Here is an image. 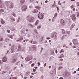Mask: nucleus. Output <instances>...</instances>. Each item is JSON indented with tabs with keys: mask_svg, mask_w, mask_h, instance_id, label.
<instances>
[{
	"mask_svg": "<svg viewBox=\"0 0 79 79\" xmlns=\"http://www.w3.org/2000/svg\"><path fill=\"white\" fill-rule=\"evenodd\" d=\"M27 19L29 21V22H34V18L33 17L31 16L30 15L28 16L27 17Z\"/></svg>",
	"mask_w": 79,
	"mask_h": 79,
	"instance_id": "obj_1",
	"label": "nucleus"
},
{
	"mask_svg": "<svg viewBox=\"0 0 79 79\" xmlns=\"http://www.w3.org/2000/svg\"><path fill=\"white\" fill-rule=\"evenodd\" d=\"M6 3L7 4H9L7 5V8H13V5L12 3L11 2L10 3V1L6 2Z\"/></svg>",
	"mask_w": 79,
	"mask_h": 79,
	"instance_id": "obj_2",
	"label": "nucleus"
},
{
	"mask_svg": "<svg viewBox=\"0 0 79 79\" xmlns=\"http://www.w3.org/2000/svg\"><path fill=\"white\" fill-rule=\"evenodd\" d=\"M45 14L44 13H42L41 14H40V12H39V14L38 15V18L39 19H42L44 18V16Z\"/></svg>",
	"mask_w": 79,
	"mask_h": 79,
	"instance_id": "obj_3",
	"label": "nucleus"
},
{
	"mask_svg": "<svg viewBox=\"0 0 79 79\" xmlns=\"http://www.w3.org/2000/svg\"><path fill=\"white\" fill-rule=\"evenodd\" d=\"M73 42L74 45H78L79 44V42H78V40H77V39H73Z\"/></svg>",
	"mask_w": 79,
	"mask_h": 79,
	"instance_id": "obj_4",
	"label": "nucleus"
},
{
	"mask_svg": "<svg viewBox=\"0 0 79 79\" xmlns=\"http://www.w3.org/2000/svg\"><path fill=\"white\" fill-rule=\"evenodd\" d=\"M62 34H68L69 35L70 34V31H65L64 29H62Z\"/></svg>",
	"mask_w": 79,
	"mask_h": 79,
	"instance_id": "obj_5",
	"label": "nucleus"
},
{
	"mask_svg": "<svg viewBox=\"0 0 79 79\" xmlns=\"http://www.w3.org/2000/svg\"><path fill=\"white\" fill-rule=\"evenodd\" d=\"M22 11H26L27 10V6L25 5H24L21 8Z\"/></svg>",
	"mask_w": 79,
	"mask_h": 79,
	"instance_id": "obj_6",
	"label": "nucleus"
},
{
	"mask_svg": "<svg viewBox=\"0 0 79 79\" xmlns=\"http://www.w3.org/2000/svg\"><path fill=\"white\" fill-rule=\"evenodd\" d=\"M8 60V58L6 56H5L3 57V58L2 59V61L3 62H6Z\"/></svg>",
	"mask_w": 79,
	"mask_h": 79,
	"instance_id": "obj_7",
	"label": "nucleus"
},
{
	"mask_svg": "<svg viewBox=\"0 0 79 79\" xmlns=\"http://www.w3.org/2000/svg\"><path fill=\"white\" fill-rule=\"evenodd\" d=\"M72 19L73 21H75L76 20V16L74 14H73L71 16Z\"/></svg>",
	"mask_w": 79,
	"mask_h": 79,
	"instance_id": "obj_8",
	"label": "nucleus"
},
{
	"mask_svg": "<svg viewBox=\"0 0 79 79\" xmlns=\"http://www.w3.org/2000/svg\"><path fill=\"white\" fill-rule=\"evenodd\" d=\"M25 2V0H20V5H23Z\"/></svg>",
	"mask_w": 79,
	"mask_h": 79,
	"instance_id": "obj_9",
	"label": "nucleus"
},
{
	"mask_svg": "<svg viewBox=\"0 0 79 79\" xmlns=\"http://www.w3.org/2000/svg\"><path fill=\"white\" fill-rule=\"evenodd\" d=\"M12 48L11 51V52L14 53V52H15V49L14 48V46H12Z\"/></svg>",
	"mask_w": 79,
	"mask_h": 79,
	"instance_id": "obj_10",
	"label": "nucleus"
},
{
	"mask_svg": "<svg viewBox=\"0 0 79 79\" xmlns=\"http://www.w3.org/2000/svg\"><path fill=\"white\" fill-rule=\"evenodd\" d=\"M5 42H7V43H8L10 42V40L9 39H8V38H6L4 40Z\"/></svg>",
	"mask_w": 79,
	"mask_h": 79,
	"instance_id": "obj_11",
	"label": "nucleus"
},
{
	"mask_svg": "<svg viewBox=\"0 0 79 79\" xmlns=\"http://www.w3.org/2000/svg\"><path fill=\"white\" fill-rule=\"evenodd\" d=\"M21 50V45L19 44L17 49V52H19Z\"/></svg>",
	"mask_w": 79,
	"mask_h": 79,
	"instance_id": "obj_12",
	"label": "nucleus"
},
{
	"mask_svg": "<svg viewBox=\"0 0 79 79\" xmlns=\"http://www.w3.org/2000/svg\"><path fill=\"white\" fill-rule=\"evenodd\" d=\"M28 27H35V26L32 25L31 23H29L28 25Z\"/></svg>",
	"mask_w": 79,
	"mask_h": 79,
	"instance_id": "obj_13",
	"label": "nucleus"
},
{
	"mask_svg": "<svg viewBox=\"0 0 79 79\" xmlns=\"http://www.w3.org/2000/svg\"><path fill=\"white\" fill-rule=\"evenodd\" d=\"M52 34L53 35L52 36V38H53L54 37L56 38V32L53 33Z\"/></svg>",
	"mask_w": 79,
	"mask_h": 79,
	"instance_id": "obj_14",
	"label": "nucleus"
},
{
	"mask_svg": "<svg viewBox=\"0 0 79 79\" xmlns=\"http://www.w3.org/2000/svg\"><path fill=\"white\" fill-rule=\"evenodd\" d=\"M1 22L2 24H4L5 23V22L4 21V20L2 19H1Z\"/></svg>",
	"mask_w": 79,
	"mask_h": 79,
	"instance_id": "obj_15",
	"label": "nucleus"
},
{
	"mask_svg": "<svg viewBox=\"0 0 79 79\" xmlns=\"http://www.w3.org/2000/svg\"><path fill=\"white\" fill-rule=\"evenodd\" d=\"M39 11V10L37 9H35L33 11V13H38Z\"/></svg>",
	"mask_w": 79,
	"mask_h": 79,
	"instance_id": "obj_16",
	"label": "nucleus"
},
{
	"mask_svg": "<svg viewBox=\"0 0 79 79\" xmlns=\"http://www.w3.org/2000/svg\"><path fill=\"white\" fill-rule=\"evenodd\" d=\"M31 59H30L28 57H27L25 59V60L26 61H30Z\"/></svg>",
	"mask_w": 79,
	"mask_h": 79,
	"instance_id": "obj_17",
	"label": "nucleus"
},
{
	"mask_svg": "<svg viewBox=\"0 0 79 79\" xmlns=\"http://www.w3.org/2000/svg\"><path fill=\"white\" fill-rule=\"evenodd\" d=\"M64 21L62 19L60 21V23L61 24H62V25H63V24H64Z\"/></svg>",
	"mask_w": 79,
	"mask_h": 79,
	"instance_id": "obj_18",
	"label": "nucleus"
},
{
	"mask_svg": "<svg viewBox=\"0 0 79 79\" xmlns=\"http://www.w3.org/2000/svg\"><path fill=\"white\" fill-rule=\"evenodd\" d=\"M39 23V20H37L35 23V26H37V24H38V23Z\"/></svg>",
	"mask_w": 79,
	"mask_h": 79,
	"instance_id": "obj_19",
	"label": "nucleus"
},
{
	"mask_svg": "<svg viewBox=\"0 0 79 79\" xmlns=\"http://www.w3.org/2000/svg\"><path fill=\"white\" fill-rule=\"evenodd\" d=\"M2 1L0 0V8H1L3 7V6L2 5Z\"/></svg>",
	"mask_w": 79,
	"mask_h": 79,
	"instance_id": "obj_20",
	"label": "nucleus"
},
{
	"mask_svg": "<svg viewBox=\"0 0 79 79\" xmlns=\"http://www.w3.org/2000/svg\"><path fill=\"white\" fill-rule=\"evenodd\" d=\"M10 19H11V20H12V21H15V19L13 17H11V18H10Z\"/></svg>",
	"mask_w": 79,
	"mask_h": 79,
	"instance_id": "obj_21",
	"label": "nucleus"
},
{
	"mask_svg": "<svg viewBox=\"0 0 79 79\" xmlns=\"http://www.w3.org/2000/svg\"><path fill=\"white\" fill-rule=\"evenodd\" d=\"M11 31H16V29H15V28H12L11 29Z\"/></svg>",
	"mask_w": 79,
	"mask_h": 79,
	"instance_id": "obj_22",
	"label": "nucleus"
},
{
	"mask_svg": "<svg viewBox=\"0 0 79 79\" xmlns=\"http://www.w3.org/2000/svg\"><path fill=\"white\" fill-rule=\"evenodd\" d=\"M57 15H58L57 13H55L54 15V18H56L57 17Z\"/></svg>",
	"mask_w": 79,
	"mask_h": 79,
	"instance_id": "obj_23",
	"label": "nucleus"
},
{
	"mask_svg": "<svg viewBox=\"0 0 79 79\" xmlns=\"http://www.w3.org/2000/svg\"><path fill=\"white\" fill-rule=\"evenodd\" d=\"M4 11V10L2 9H0V13H3Z\"/></svg>",
	"mask_w": 79,
	"mask_h": 79,
	"instance_id": "obj_24",
	"label": "nucleus"
},
{
	"mask_svg": "<svg viewBox=\"0 0 79 79\" xmlns=\"http://www.w3.org/2000/svg\"><path fill=\"white\" fill-rule=\"evenodd\" d=\"M36 8L38 10H40V7H39V6H37Z\"/></svg>",
	"mask_w": 79,
	"mask_h": 79,
	"instance_id": "obj_25",
	"label": "nucleus"
},
{
	"mask_svg": "<svg viewBox=\"0 0 79 79\" xmlns=\"http://www.w3.org/2000/svg\"><path fill=\"white\" fill-rule=\"evenodd\" d=\"M3 39V38L2 36H0V41H2Z\"/></svg>",
	"mask_w": 79,
	"mask_h": 79,
	"instance_id": "obj_26",
	"label": "nucleus"
},
{
	"mask_svg": "<svg viewBox=\"0 0 79 79\" xmlns=\"http://www.w3.org/2000/svg\"><path fill=\"white\" fill-rule=\"evenodd\" d=\"M20 32L22 34H23L24 33V30H21Z\"/></svg>",
	"mask_w": 79,
	"mask_h": 79,
	"instance_id": "obj_27",
	"label": "nucleus"
},
{
	"mask_svg": "<svg viewBox=\"0 0 79 79\" xmlns=\"http://www.w3.org/2000/svg\"><path fill=\"white\" fill-rule=\"evenodd\" d=\"M12 16H13L15 17H16V14H15V13H12Z\"/></svg>",
	"mask_w": 79,
	"mask_h": 79,
	"instance_id": "obj_28",
	"label": "nucleus"
},
{
	"mask_svg": "<svg viewBox=\"0 0 79 79\" xmlns=\"http://www.w3.org/2000/svg\"><path fill=\"white\" fill-rule=\"evenodd\" d=\"M34 32H35L36 33V34L38 33V32H37V30L36 29H35L34 30Z\"/></svg>",
	"mask_w": 79,
	"mask_h": 79,
	"instance_id": "obj_29",
	"label": "nucleus"
},
{
	"mask_svg": "<svg viewBox=\"0 0 79 79\" xmlns=\"http://www.w3.org/2000/svg\"><path fill=\"white\" fill-rule=\"evenodd\" d=\"M13 36L12 35H10V37L11 39H13Z\"/></svg>",
	"mask_w": 79,
	"mask_h": 79,
	"instance_id": "obj_30",
	"label": "nucleus"
},
{
	"mask_svg": "<svg viewBox=\"0 0 79 79\" xmlns=\"http://www.w3.org/2000/svg\"><path fill=\"white\" fill-rule=\"evenodd\" d=\"M41 27V25H40L39 26H38L37 27V29H40Z\"/></svg>",
	"mask_w": 79,
	"mask_h": 79,
	"instance_id": "obj_31",
	"label": "nucleus"
},
{
	"mask_svg": "<svg viewBox=\"0 0 79 79\" xmlns=\"http://www.w3.org/2000/svg\"><path fill=\"white\" fill-rule=\"evenodd\" d=\"M16 59H14L12 61V62L13 63H15V62H16Z\"/></svg>",
	"mask_w": 79,
	"mask_h": 79,
	"instance_id": "obj_32",
	"label": "nucleus"
},
{
	"mask_svg": "<svg viewBox=\"0 0 79 79\" xmlns=\"http://www.w3.org/2000/svg\"><path fill=\"white\" fill-rule=\"evenodd\" d=\"M7 31L8 33H10V30L9 29H7Z\"/></svg>",
	"mask_w": 79,
	"mask_h": 79,
	"instance_id": "obj_33",
	"label": "nucleus"
},
{
	"mask_svg": "<svg viewBox=\"0 0 79 79\" xmlns=\"http://www.w3.org/2000/svg\"><path fill=\"white\" fill-rule=\"evenodd\" d=\"M0 47L1 48L3 49V45L2 44H0Z\"/></svg>",
	"mask_w": 79,
	"mask_h": 79,
	"instance_id": "obj_34",
	"label": "nucleus"
},
{
	"mask_svg": "<svg viewBox=\"0 0 79 79\" xmlns=\"http://www.w3.org/2000/svg\"><path fill=\"white\" fill-rule=\"evenodd\" d=\"M64 52V51L63 50V49H62L60 51V53H61V52Z\"/></svg>",
	"mask_w": 79,
	"mask_h": 79,
	"instance_id": "obj_35",
	"label": "nucleus"
},
{
	"mask_svg": "<svg viewBox=\"0 0 79 79\" xmlns=\"http://www.w3.org/2000/svg\"><path fill=\"white\" fill-rule=\"evenodd\" d=\"M62 69V67H60L58 69L59 70H60V69Z\"/></svg>",
	"mask_w": 79,
	"mask_h": 79,
	"instance_id": "obj_36",
	"label": "nucleus"
},
{
	"mask_svg": "<svg viewBox=\"0 0 79 79\" xmlns=\"http://www.w3.org/2000/svg\"><path fill=\"white\" fill-rule=\"evenodd\" d=\"M38 66H40V62H38Z\"/></svg>",
	"mask_w": 79,
	"mask_h": 79,
	"instance_id": "obj_37",
	"label": "nucleus"
},
{
	"mask_svg": "<svg viewBox=\"0 0 79 79\" xmlns=\"http://www.w3.org/2000/svg\"><path fill=\"white\" fill-rule=\"evenodd\" d=\"M60 56L61 57L63 58L64 56V55H63V54H62L60 55Z\"/></svg>",
	"mask_w": 79,
	"mask_h": 79,
	"instance_id": "obj_38",
	"label": "nucleus"
},
{
	"mask_svg": "<svg viewBox=\"0 0 79 79\" xmlns=\"http://www.w3.org/2000/svg\"><path fill=\"white\" fill-rule=\"evenodd\" d=\"M29 8H32L33 7L32 6V5H31L29 6Z\"/></svg>",
	"mask_w": 79,
	"mask_h": 79,
	"instance_id": "obj_39",
	"label": "nucleus"
},
{
	"mask_svg": "<svg viewBox=\"0 0 79 79\" xmlns=\"http://www.w3.org/2000/svg\"><path fill=\"white\" fill-rule=\"evenodd\" d=\"M33 44H37L36 42H33Z\"/></svg>",
	"mask_w": 79,
	"mask_h": 79,
	"instance_id": "obj_40",
	"label": "nucleus"
},
{
	"mask_svg": "<svg viewBox=\"0 0 79 79\" xmlns=\"http://www.w3.org/2000/svg\"><path fill=\"white\" fill-rule=\"evenodd\" d=\"M41 78L42 79H44V76L43 75H42L41 76Z\"/></svg>",
	"mask_w": 79,
	"mask_h": 79,
	"instance_id": "obj_41",
	"label": "nucleus"
},
{
	"mask_svg": "<svg viewBox=\"0 0 79 79\" xmlns=\"http://www.w3.org/2000/svg\"><path fill=\"white\" fill-rule=\"evenodd\" d=\"M74 6L73 5H72L71 6V8H74Z\"/></svg>",
	"mask_w": 79,
	"mask_h": 79,
	"instance_id": "obj_42",
	"label": "nucleus"
},
{
	"mask_svg": "<svg viewBox=\"0 0 79 79\" xmlns=\"http://www.w3.org/2000/svg\"><path fill=\"white\" fill-rule=\"evenodd\" d=\"M33 71L34 72H35V71H36V70L35 69H33Z\"/></svg>",
	"mask_w": 79,
	"mask_h": 79,
	"instance_id": "obj_43",
	"label": "nucleus"
},
{
	"mask_svg": "<svg viewBox=\"0 0 79 79\" xmlns=\"http://www.w3.org/2000/svg\"><path fill=\"white\" fill-rule=\"evenodd\" d=\"M34 65H35V64H34V63H33L32 64H31V67H33V66H34Z\"/></svg>",
	"mask_w": 79,
	"mask_h": 79,
	"instance_id": "obj_44",
	"label": "nucleus"
},
{
	"mask_svg": "<svg viewBox=\"0 0 79 79\" xmlns=\"http://www.w3.org/2000/svg\"><path fill=\"white\" fill-rule=\"evenodd\" d=\"M12 79H17V77H13Z\"/></svg>",
	"mask_w": 79,
	"mask_h": 79,
	"instance_id": "obj_45",
	"label": "nucleus"
},
{
	"mask_svg": "<svg viewBox=\"0 0 79 79\" xmlns=\"http://www.w3.org/2000/svg\"><path fill=\"white\" fill-rule=\"evenodd\" d=\"M19 61L17 62L15 64H16V65H18V64L19 63Z\"/></svg>",
	"mask_w": 79,
	"mask_h": 79,
	"instance_id": "obj_46",
	"label": "nucleus"
},
{
	"mask_svg": "<svg viewBox=\"0 0 79 79\" xmlns=\"http://www.w3.org/2000/svg\"><path fill=\"white\" fill-rule=\"evenodd\" d=\"M46 65H47V63H45L44 64V67H45L46 66Z\"/></svg>",
	"mask_w": 79,
	"mask_h": 79,
	"instance_id": "obj_47",
	"label": "nucleus"
},
{
	"mask_svg": "<svg viewBox=\"0 0 79 79\" xmlns=\"http://www.w3.org/2000/svg\"><path fill=\"white\" fill-rule=\"evenodd\" d=\"M55 4H52V8H55Z\"/></svg>",
	"mask_w": 79,
	"mask_h": 79,
	"instance_id": "obj_48",
	"label": "nucleus"
},
{
	"mask_svg": "<svg viewBox=\"0 0 79 79\" xmlns=\"http://www.w3.org/2000/svg\"><path fill=\"white\" fill-rule=\"evenodd\" d=\"M56 8L57 10H60V9H59V7H58L57 6Z\"/></svg>",
	"mask_w": 79,
	"mask_h": 79,
	"instance_id": "obj_49",
	"label": "nucleus"
},
{
	"mask_svg": "<svg viewBox=\"0 0 79 79\" xmlns=\"http://www.w3.org/2000/svg\"><path fill=\"white\" fill-rule=\"evenodd\" d=\"M60 61H63V59H60Z\"/></svg>",
	"mask_w": 79,
	"mask_h": 79,
	"instance_id": "obj_50",
	"label": "nucleus"
},
{
	"mask_svg": "<svg viewBox=\"0 0 79 79\" xmlns=\"http://www.w3.org/2000/svg\"><path fill=\"white\" fill-rule=\"evenodd\" d=\"M73 27H74V26H73V25L71 27L70 29H72L71 28H73Z\"/></svg>",
	"mask_w": 79,
	"mask_h": 79,
	"instance_id": "obj_51",
	"label": "nucleus"
},
{
	"mask_svg": "<svg viewBox=\"0 0 79 79\" xmlns=\"http://www.w3.org/2000/svg\"><path fill=\"white\" fill-rule=\"evenodd\" d=\"M63 47H64H64H66V44H64V45L63 46Z\"/></svg>",
	"mask_w": 79,
	"mask_h": 79,
	"instance_id": "obj_52",
	"label": "nucleus"
},
{
	"mask_svg": "<svg viewBox=\"0 0 79 79\" xmlns=\"http://www.w3.org/2000/svg\"><path fill=\"white\" fill-rule=\"evenodd\" d=\"M32 42H33V40L32 39V40H31L30 41V43H31V44H32Z\"/></svg>",
	"mask_w": 79,
	"mask_h": 79,
	"instance_id": "obj_53",
	"label": "nucleus"
},
{
	"mask_svg": "<svg viewBox=\"0 0 79 79\" xmlns=\"http://www.w3.org/2000/svg\"><path fill=\"white\" fill-rule=\"evenodd\" d=\"M26 31L27 32H28V31H29V30H28V29H26Z\"/></svg>",
	"mask_w": 79,
	"mask_h": 79,
	"instance_id": "obj_54",
	"label": "nucleus"
},
{
	"mask_svg": "<svg viewBox=\"0 0 79 79\" xmlns=\"http://www.w3.org/2000/svg\"><path fill=\"white\" fill-rule=\"evenodd\" d=\"M63 39H64V36H62V37L61 38V40H63Z\"/></svg>",
	"mask_w": 79,
	"mask_h": 79,
	"instance_id": "obj_55",
	"label": "nucleus"
},
{
	"mask_svg": "<svg viewBox=\"0 0 79 79\" xmlns=\"http://www.w3.org/2000/svg\"><path fill=\"white\" fill-rule=\"evenodd\" d=\"M54 18H54V17H53V19H52V22H54V20L53 19H54Z\"/></svg>",
	"mask_w": 79,
	"mask_h": 79,
	"instance_id": "obj_56",
	"label": "nucleus"
},
{
	"mask_svg": "<svg viewBox=\"0 0 79 79\" xmlns=\"http://www.w3.org/2000/svg\"><path fill=\"white\" fill-rule=\"evenodd\" d=\"M75 73H76V71H74V72L73 73V74H75Z\"/></svg>",
	"mask_w": 79,
	"mask_h": 79,
	"instance_id": "obj_57",
	"label": "nucleus"
},
{
	"mask_svg": "<svg viewBox=\"0 0 79 79\" xmlns=\"http://www.w3.org/2000/svg\"><path fill=\"white\" fill-rule=\"evenodd\" d=\"M58 4L59 5H61V3H60V2H58Z\"/></svg>",
	"mask_w": 79,
	"mask_h": 79,
	"instance_id": "obj_58",
	"label": "nucleus"
},
{
	"mask_svg": "<svg viewBox=\"0 0 79 79\" xmlns=\"http://www.w3.org/2000/svg\"><path fill=\"white\" fill-rule=\"evenodd\" d=\"M47 39H48V40H49V39H50V38L47 37Z\"/></svg>",
	"mask_w": 79,
	"mask_h": 79,
	"instance_id": "obj_59",
	"label": "nucleus"
},
{
	"mask_svg": "<svg viewBox=\"0 0 79 79\" xmlns=\"http://www.w3.org/2000/svg\"><path fill=\"white\" fill-rule=\"evenodd\" d=\"M27 36L28 37H30V34H28Z\"/></svg>",
	"mask_w": 79,
	"mask_h": 79,
	"instance_id": "obj_60",
	"label": "nucleus"
},
{
	"mask_svg": "<svg viewBox=\"0 0 79 79\" xmlns=\"http://www.w3.org/2000/svg\"><path fill=\"white\" fill-rule=\"evenodd\" d=\"M79 15V12H78L77 15V17H78Z\"/></svg>",
	"mask_w": 79,
	"mask_h": 79,
	"instance_id": "obj_61",
	"label": "nucleus"
},
{
	"mask_svg": "<svg viewBox=\"0 0 79 79\" xmlns=\"http://www.w3.org/2000/svg\"><path fill=\"white\" fill-rule=\"evenodd\" d=\"M59 79H63V77H60Z\"/></svg>",
	"mask_w": 79,
	"mask_h": 79,
	"instance_id": "obj_62",
	"label": "nucleus"
},
{
	"mask_svg": "<svg viewBox=\"0 0 79 79\" xmlns=\"http://www.w3.org/2000/svg\"><path fill=\"white\" fill-rule=\"evenodd\" d=\"M27 79V77H24V79Z\"/></svg>",
	"mask_w": 79,
	"mask_h": 79,
	"instance_id": "obj_63",
	"label": "nucleus"
},
{
	"mask_svg": "<svg viewBox=\"0 0 79 79\" xmlns=\"http://www.w3.org/2000/svg\"><path fill=\"white\" fill-rule=\"evenodd\" d=\"M76 37H79V35H76Z\"/></svg>",
	"mask_w": 79,
	"mask_h": 79,
	"instance_id": "obj_64",
	"label": "nucleus"
}]
</instances>
